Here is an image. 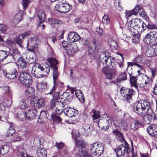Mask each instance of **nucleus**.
Wrapping results in <instances>:
<instances>
[{"label":"nucleus","instance_id":"de8ad7c7","mask_svg":"<svg viewBox=\"0 0 157 157\" xmlns=\"http://www.w3.org/2000/svg\"><path fill=\"white\" fill-rule=\"evenodd\" d=\"M16 116L19 119L20 121H24V120L26 119V112L25 113L23 112H20L19 113H18Z\"/></svg>","mask_w":157,"mask_h":157},{"label":"nucleus","instance_id":"f8f14e48","mask_svg":"<svg viewBox=\"0 0 157 157\" xmlns=\"http://www.w3.org/2000/svg\"><path fill=\"white\" fill-rule=\"evenodd\" d=\"M102 71L106 78L109 79H113L117 71L115 68L110 69L106 68H103Z\"/></svg>","mask_w":157,"mask_h":157},{"label":"nucleus","instance_id":"6e6d98bb","mask_svg":"<svg viewBox=\"0 0 157 157\" xmlns=\"http://www.w3.org/2000/svg\"><path fill=\"white\" fill-rule=\"evenodd\" d=\"M48 21L49 23L51 25H54L56 24H58L60 22V21L56 20L55 19H48Z\"/></svg>","mask_w":157,"mask_h":157},{"label":"nucleus","instance_id":"680f3d73","mask_svg":"<svg viewBox=\"0 0 157 157\" xmlns=\"http://www.w3.org/2000/svg\"><path fill=\"white\" fill-rule=\"evenodd\" d=\"M15 130L14 128H9L8 131L7 135L9 136H11L13 134L15 133Z\"/></svg>","mask_w":157,"mask_h":157},{"label":"nucleus","instance_id":"6ab92c4d","mask_svg":"<svg viewBox=\"0 0 157 157\" xmlns=\"http://www.w3.org/2000/svg\"><path fill=\"white\" fill-rule=\"evenodd\" d=\"M47 84V83L46 82L38 83L36 86L37 90L40 92H45L48 89Z\"/></svg>","mask_w":157,"mask_h":157},{"label":"nucleus","instance_id":"473e14b6","mask_svg":"<svg viewBox=\"0 0 157 157\" xmlns=\"http://www.w3.org/2000/svg\"><path fill=\"white\" fill-rule=\"evenodd\" d=\"M67 51L68 53H70V54L73 55L77 52V49L75 44H71L68 45V50Z\"/></svg>","mask_w":157,"mask_h":157},{"label":"nucleus","instance_id":"09e8293b","mask_svg":"<svg viewBox=\"0 0 157 157\" xmlns=\"http://www.w3.org/2000/svg\"><path fill=\"white\" fill-rule=\"evenodd\" d=\"M139 33H137L136 34L135 33V35L133 36L132 38L133 42L138 43L139 42L140 40V35Z\"/></svg>","mask_w":157,"mask_h":157},{"label":"nucleus","instance_id":"7c9ffc66","mask_svg":"<svg viewBox=\"0 0 157 157\" xmlns=\"http://www.w3.org/2000/svg\"><path fill=\"white\" fill-rule=\"evenodd\" d=\"M35 90L32 87H29L25 90V96L30 97L33 96L35 94Z\"/></svg>","mask_w":157,"mask_h":157},{"label":"nucleus","instance_id":"ea45409f","mask_svg":"<svg viewBox=\"0 0 157 157\" xmlns=\"http://www.w3.org/2000/svg\"><path fill=\"white\" fill-rule=\"evenodd\" d=\"M59 108L56 109H55L52 111V113L54 114H57V115H60L62 114L64 110V107L63 106H61V105H60V107Z\"/></svg>","mask_w":157,"mask_h":157},{"label":"nucleus","instance_id":"a19ab883","mask_svg":"<svg viewBox=\"0 0 157 157\" xmlns=\"http://www.w3.org/2000/svg\"><path fill=\"white\" fill-rule=\"evenodd\" d=\"M9 150V147L8 146L4 145L0 148V154L3 155L7 154Z\"/></svg>","mask_w":157,"mask_h":157},{"label":"nucleus","instance_id":"0e129e2a","mask_svg":"<svg viewBox=\"0 0 157 157\" xmlns=\"http://www.w3.org/2000/svg\"><path fill=\"white\" fill-rule=\"evenodd\" d=\"M55 146L57 147L59 149H61L64 146V144L62 142L57 143L56 142L55 144Z\"/></svg>","mask_w":157,"mask_h":157},{"label":"nucleus","instance_id":"4be33fe9","mask_svg":"<svg viewBox=\"0 0 157 157\" xmlns=\"http://www.w3.org/2000/svg\"><path fill=\"white\" fill-rule=\"evenodd\" d=\"M82 133L85 136H88L92 130V127L89 124H85L81 129Z\"/></svg>","mask_w":157,"mask_h":157},{"label":"nucleus","instance_id":"a18cd8bd","mask_svg":"<svg viewBox=\"0 0 157 157\" xmlns=\"http://www.w3.org/2000/svg\"><path fill=\"white\" fill-rule=\"evenodd\" d=\"M147 130V132L150 136H154L157 134V131H153V126H150L148 127Z\"/></svg>","mask_w":157,"mask_h":157},{"label":"nucleus","instance_id":"c85d7f7f","mask_svg":"<svg viewBox=\"0 0 157 157\" xmlns=\"http://www.w3.org/2000/svg\"><path fill=\"white\" fill-rule=\"evenodd\" d=\"M53 72L52 75L53 79V82L56 84V81L58 78L59 74L58 71V67H54L52 68Z\"/></svg>","mask_w":157,"mask_h":157},{"label":"nucleus","instance_id":"4c0bfd02","mask_svg":"<svg viewBox=\"0 0 157 157\" xmlns=\"http://www.w3.org/2000/svg\"><path fill=\"white\" fill-rule=\"evenodd\" d=\"M37 157H46L47 152L44 148L38 150L36 153Z\"/></svg>","mask_w":157,"mask_h":157},{"label":"nucleus","instance_id":"864d4df0","mask_svg":"<svg viewBox=\"0 0 157 157\" xmlns=\"http://www.w3.org/2000/svg\"><path fill=\"white\" fill-rule=\"evenodd\" d=\"M131 89L126 88L124 87H122L120 90V92L122 96L125 95V94L127 93Z\"/></svg>","mask_w":157,"mask_h":157},{"label":"nucleus","instance_id":"e2e57ef3","mask_svg":"<svg viewBox=\"0 0 157 157\" xmlns=\"http://www.w3.org/2000/svg\"><path fill=\"white\" fill-rule=\"evenodd\" d=\"M100 115L98 111L95 110L94 111L93 114L92 115L93 118L94 119L98 118L100 117Z\"/></svg>","mask_w":157,"mask_h":157},{"label":"nucleus","instance_id":"c03bdc74","mask_svg":"<svg viewBox=\"0 0 157 157\" xmlns=\"http://www.w3.org/2000/svg\"><path fill=\"white\" fill-rule=\"evenodd\" d=\"M130 80L131 85L135 88H137L136 78L133 76H131L130 78Z\"/></svg>","mask_w":157,"mask_h":157},{"label":"nucleus","instance_id":"393cba45","mask_svg":"<svg viewBox=\"0 0 157 157\" xmlns=\"http://www.w3.org/2000/svg\"><path fill=\"white\" fill-rule=\"evenodd\" d=\"M37 15L39 20V26H40V25L43 23V22L45 20V15L43 10H40L38 11Z\"/></svg>","mask_w":157,"mask_h":157},{"label":"nucleus","instance_id":"9d476101","mask_svg":"<svg viewBox=\"0 0 157 157\" xmlns=\"http://www.w3.org/2000/svg\"><path fill=\"white\" fill-rule=\"evenodd\" d=\"M157 39V32L155 31L150 32L146 35L143 40L146 43L149 44L154 42Z\"/></svg>","mask_w":157,"mask_h":157},{"label":"nucleus","instance_id":"423d86ee","mask_svg":"<svg viewBox=\"0 0 157 157\" xmlns=\"http://www.w3.org/2000/svg\"><path fill=\"white\" fill-rule=\"evenodd\" d=\"M133 22H135L136 26H137V28H136V30L135 29L134 31L135 34L141 33L147 28L146 25L140 19L137 18L134 19Z\"/></svg>","mask_w":157,"mask_h":157},{"label":"nucleus","instance_id":"f704fd0d","mask_svg":"<svg viewBox=\"0 0 157 157\" xmlns=\"http://www.w3.org/2000/svg\"><path fill=\"white\" fill-rule=\"evenodd\" d=\"M49 116L47 111H42L40 112L39 118L41 120V121H46L48 116Z\"/></svg>","mask_w":157,"mask_h":157},{"label":"nucleus","instance_id":"338daca9","mask_svg":"<svg viewBox=\"0 0 157 157\" xmlns=\"http://www.w3.org/2000/svg\"><path fill=\"white\" fill-rule=\"evenodd\" d=\"M29 2V0H22V5L24 9H25L27 7Z\"/></svg>","mask_w":157,"mask_h":157},{"label":"nucleus","instance_id":"052dcab7","mask_svg":"<svg viewBox=\"0 0 157 157\" xmlns=\"http://www.w3.org/2000/svg\"><path fill=\"white\" fill-rule=\"evenodd\" d=\"M22 138L21 136L17 134H15L13 136V142L18 141L21 140Z\"/></svg>","mask_w":157,"mask_h":157},{"label":"nucleus","instance_id":"a878e982","mask_svg":"<svg viewBox=\"0 0 157 157\" xmlns=\"http://www.w3.org/2000/svg\"><path fill=\"white\" fill-rule=\"evenodd\" d=\"M155 49L152 47H148L146 50V55L148 57H152L155 55Z\"/></svg>","mask_w":157,"mask_h":157},{"label":"nucleus","instance_id":"49530a36","mask_svg":"<svg viewBox=\"0 0 157 157\" xmlns=\"http://www.w3.org/2000/svg\"><path fill=\"white\" fill-rule=\"evenodd\" d=\"M27 102V100L26 99H22L19 103L20 107L21 109H25L28 106Z\"/></svg>","mask_w":157,"mask_h":157},{"label":"nucleus","instance_id":"e433bc0d","mask_svg":"<svg viewBox=\"0 0 157 157\" xmlns=\"http://www.w3.org/2000/svg\"><path fill=\"white\" fill-rule=\"evenodd\" d=\"M40 69L37 68L34 70L32 71V74L33 76L36 78H39L41 77L44 78L43 75L40 74L39 70Z\"/></svg>","mask_w":157,"mask_h":157},{"label":"nucleus","instance_id":"20e7f679","mask_svg":"<svg viewBox=\"0 0 157 157\" xmlns=\"http://www.w3.org/2000/svg\"><path fill=\"white\" fill-rule=\"evenodd\" d=\"M90 150L94 155L99 156L102 154L104 148L102 143L96 142L91 145Z\"/></svg>","mask_w":157,"mask_h":157},{"label":"nucleus","instance_id":"37998d69","mask_svg":"<svg viewBox=\"0 0 157 157\" xmlns=\"http://www.w3.org/2000/svg\"><path fill=\"white\" fill-rule=\"evenodd\" d=\"M138 124L140 126L142 125L141 123H139L137 121H134L131 124L130 128L133 130H137L138 128Z\"/></svg>","mask_w":157,"mask_h":157},{"label":"nucleus","instance_id":"1a4fd4ad","mask_svg":"<svg viewBox=\"0 0 157 157\" xmlns=\"http://www.w3.org/2000/svg\"><path fill=\"white\" fill-rule=\"evenodd\" d=\"M124 143L125 146L123 144H122L115 149V151L118 157L124 155L125 152L128 153V152L130 151L128 144L125 141H124Z\"/></svg>","mask_w":157,"mask_h":157},{"label":"nucleus","instance_id":"0eeeda50","mask_svg":"<svg viewBox=\"0 0 157 157\" xmlns=\"http://www.w3.org/2000/svg\"><path fill=\"white\" fill-rule=\"evenodd\" d=\"M30 75L25 72H20L18 78L21 83L24 85L29 86L32 83Z\"/></svg>","mask_w":157,"mask_h":157},{"label":"nucleus","instance_id":"412c9836","mask_svg":"<svg viewBox=\"0 0 157 157\" xmlns=\"http://www.w3.org/2000/svg\"><path fill=\"white\" fill-rule=\"evenodd\" d=\"M27 63L24 60L23 58L20 57L17 59L16 63L19 68L24 69L27 67Z\"/></svg>","mask_w":157,"mask_h":157},{"label":"nucleus","instance_id":"c9c22d12","mask_svg":"<svg viewBox=\"0 0 157 157\" xmlns=\"http://www.w3.org/2000/svg\"><path fill=\"white\" fill-rule=\"evenodd\" d=\"M128 29L131 32L134 33L135 29L136 30V28H137V26H136L135 22H133V19L130 21L128 23Z\"/></svg>","mask_w":157,"mask_h":157},{"label":"nucleus","instance_id":"aec40b11","mask_svg":"<svg viewBox=\"0 0 157 157\" xmlns=\"http://www.w3.org/2000/svg\"><path fill=\"white\" fill-rule=\"evenodd\" d=\"M78 111L75 109L71 108L70 107L68 108L66 112H64L65 113L68 117H75L78 114Z\"/></svg>","mask_w":157,"mask_h":157},{"label":"nucleus","instance_id":"39448f33","mask_svg":"<svg viewBox=\"0 0 157 157\" xmlns=\"http://www.w3.org/2000/svg\"><path fill=\"white\" fill-rule=\"evenodd\" d=\"M57 10L61 13L68 12L71 8V6L64 1H60L55 6Z\"/></svg>","mask_w":157,"mask_h":157},{"label":"nucleus","instance_id":"a211bd4d","mask_svg":"<svg viewBox=\"0 0 157 157\" xmlns=\"http://www.w3.org/2000/svg\"><path fill=\"white\" fill-rule=\"evenodd\" d=\"M29 35L27 33H25L17 36L14 39V41L20 46L21 45L23 39Z\"/></svg>","mask_w":157,"mask_h":157},{"label":"nucleus","instance_id":"4d7b16f0","mask_svg":"<svg viewBox=\"0 0 157 157\" xmlns=\"http://www.w3.org/2000/svg\"><path fill=\"white\" fill-rule=\"evenodd\" d=\"M68 93L67 92H63L62 95H60L58 98L57 99V100H60L62 99H63L64 98L68 99L67 98L68 96Z\"/></svg>","mask_w":157,"mask_h":157},{"label":"nucleus","instance_id":"13d9d810","mask_svg":"<svg viewBox=\"0 0 157 157\" xmlns=\"http://www.w3.org/2000/svg\"><path fill=\"white\" fill-rule=\"evenodd\" d=\"M150 71L151 72L152 76L151 78H154L156 75V67H149Z\"/></svg>","mask_w":157,"mask_h":157},{"label":"nucleus","instance_id":"774afa93","mask_svg":"<svg viewBox=\"0 0 157 157\" xmlns=\"http://www.w3.org/2000/svg\"><path fill=\"white\" fill-rule=\"evenodd\" d=\"M77 98L82 103H84L85 102V98L83 94H82L78 95V96Z\"/></svg>","mask_w":157,"mask_h":157},{"label":"nucleus","instance_id":"ddd939ff","mask_svg":"<svg viewBox=\"0 0 157 157\" xmlns=\"http://www.w3.org/2000/svg\"><path fill=\"white\" fill-rule=\"evenodd\" d=\"M39 40L36 37H34L29 39L28 41L27 46L30 47V51L31 52H34L35 50L36 46L38 44Z\"/></svg>","mask_w":157,"mask_h":157},{"label":"nucleus","instance_id":"7ed1b4c3","mask_svg":"<svg viewBox=\"0 0 157 157\" xmlns=\"http://www.w3.org/2000/svg\"><path fill=\"white\" fill-rule=\"evenodd\" d=\"M98 56L100 61L103 65L111 66L113 68L115 67V64L114 63V60L112 57L107 56L103 51L98 52Z\"/></svg>","mask_w":157,"mask_h":157},{"label":"nucleus","instance_id":"cd10ccee","mask_svg":"<svg viewBox=\"0 0 157 157\" xmlns=\"http://www.w3.org/2000/svg\"><path fill=\"white\" fill-rule=\"evenodd\" d=\"M135 94V91L132 89H131V90L128 91V93L124 96L123 99L124 100H126L128 102H130V100L131 99L133 95Z\"/></svg>","mask_w":157,"mask_h":157},{"label":"nucleus","instance_id":"603ef678","mask_svg":"<svg viewBox=\"0 0 157 157\" xmlns=\"http://www.w3.org/2000/svg\"><path fill=\"white\" fill-rule=\"evenodd\" d=\"M142 9V7L140 5H136L135 8L132 10L134 13V15H136L138 12L141 10Z\"/></svg>","mask_w":157,"mask_h":157},{"label":"nucleus","instance_id":"b1692460","mask_svg":"<svg viewBox=\"0 0 157 157\" xmlns=\"http://www.w3.org/2000/svg\"><path fill=\"white\" fill-rule=\"evenodd\" d=\"M76 146L74 149L75 151L77 153L79 151V148L81 149L85 147V143L82 140H75Z\"/></svg>","mask_w":157,"mask_h":157},{"label":"nucleus","instance_id":"2eb2a0df","mask_svg":"<svg viewBox=\"0 0 157 157\" xmlns=\"http://www.w3.org/2000/svg\"><path fill=\"white\" fill-rule=\"evenodd\" d=\"M88 50L89 53L91 54L97 52L98 51V53L100 52L98 50V44L95 40L91 42L90 43Z\"/></svg>","mask_w":157,"mask_h":157},{"label":"nucleus","instance_id":"2f4dec72","mask_svg":"<svg viewBox=\"0 0 157 157\" xmlns=\"http://www.w3.org/2000/svg\"><path fill=\"white\" fill-rule=\"evenodd\" d=\"M22 12L21 11H19L16 14L14 18L13 21L16 23H18L20 22L22 19Z\"/></svg>","mask_w":157,"mask_h":157},{"label":"nucleus","instance_id":"f3484780","mask_svg":"<svg viewBox=\"0 0 157 157\" xmlns=\"http://www.w3.org/2000/svg\"><path fill=\"white\" fill-rule=\"evenodd\" d=\"M26 118L27 119L30 120L33 119L34 117L38 113L37 110L36 109H32L28 110L26 112Z\"/></svg>","mask_w":157,"mask_h":157},{"label":"nucleus","instance_id":"6e6552de","mask_svg":"<svg viewBox=\"0 0 157 157\" xmlns=\"http://www.w3.org/2000/svg\"><path fill=\"white\" fill-rule=\"evenodd\" d=\"M32 105L36 108H40L44 106L45 100L39 96L34 97L31 101Z\"/></svg>","mask_w":157,"mask_h":157},{"label":"nucleus","instance_id":"69168bd1","mask_svg":"<svg viewBox=\"0 0 157 157\" xmlns=\"http://www.w3.org/2000/svg\"><path fill=\"white\" fill-rule=\"evenodd\" d=\"M66 98H64L63 99L60 100H58L59 102L60 103V105L61 104L62 106H63V107H64V106L66 105L67 104V101L66 99Z\"/></svg>","mask_w":157,"mask_h":157},{"label":"nucleus","instance_id":"bb28decb","mask_svg":"<svg viewBox=\"0 0 157 157\" xmlns=\"http://www.w3.org/2000/svg\"><path fill=\"white\" fill-rule=\"evenodd\" d=\"M6 76L10 79H13L17 77L18 72L16 69H14L11 71L10 73H6Z\"/></svg>","mask_w":157,"mask_h":157},{"label":"nucleus","instance_id":"9b49d317","mask_svg":"<svg viewBox=\"0 0 157 157\" xmlns=\"http://www.w3.org/2000/svg\"><path fill=\"white\" fill-rule=\"evenodd\" d=\"M105 118L100 119L99 122L100 125H102L104 128L105 127L106 129H107L109 128L110 125L112 123V121L111 119L110 116L107 114H105L104 115Z\"/></svg>","mask_w":157,"mask_h":157},{"label":"nucleus","instance_id":"79ce46f5","mask_svg":"<svg viewBox=\"0 0 157 157\" xmlns=\"http://www.w3.org/2000/svg\"><path fill=\"white\" fill-rule=\"evenodd\" d=\"M51 117L53 121L55 123H58L61 122L62 119L59 115L52 113Z\"/></svg>","mask_w":157,"mask_h":157},{"label":"nucleus","instance_id":"58836bf2","mask_svg":"<svg viewBox=\"0 0 157 157\" xmlns=\"http://www.w3.org/2000/svg\"><path fill=\"white\" fill-rule=\"evenodd\" d=\"M127 79V75L126 73L124 72H123L121 74L119 77L116 79L117 82H120L122 81H124Z\"/></svg>","mask_w":157,"mask_h":157},{"label":"nucleus","instance_id":"dca6fc26","mask_svg":"<svg viewBox=\"0 0 157 157\" xmlns=\"http://www.w3.org/2000/svg\"><path fill=\"white\" fill-rule=\"evenodd\" d=\"M80 39L79 36L76 33L72 32L70 33L68 35L67 40L70 42H76Z\"/></svg>","mask_w":157,"mask_h":157},{"label":"nucleus","instance_id":"5fc2aeb1","mask_svg":"<svg viewBox=\"0 0 157 157\" xmlns=\"http://www.w3.org/2000/svg\"><path fill=\"white\" fill-rule=\"evenodd\" d=\"M7 29V26L3 24H0V33H4Z\"/></svg>","mask_w":157,"mask_h":157},{"label":"nucleus","instance_id":"5701e85b","mask_svg":"<svg viewBox=\"0 0 157 157\" xmlns=\"http://www.w3.org/2000/svg\"><path fill=\"white\" fill-rule=\"evenodd\" d=\"M60 103L58 101V100H55L54 98L52 99L51 101L50 104V110L51 111H53L55 109L59 108L60 107Z\"/></svg>","mask_w":157,"mask_h":157},{"label":"nucleus","instance_id":"3c124183","mask_svg":"<svg viewBox=\"0 0 157 157\" xmlns=\"http://www.w3.org/2000/svg\"><path fill=\"white\" fill-rule=\"evenodd\" d=\"M152 115L150 114H148L145 115L144 119L146 123L147 124L149 123L152 119Z\"/></svg>","mask_w":157,"mask_h":157},{"label":"nucleus","instance_id":"72a5a7b5","mask_svg":"<svg viewBox=\"0 0 157 157\" xmlns=\"http://www.w3.org/2000/svg\"><path fill=\"white\" fill-rule=\"evenodd\" d=\"M113 132L116 136V139L119 140L123 141L124 142L125 141L124 139L122 134L121 132L117 130H114Z\"/></svg>","mask_w":157,"mask_h":157},{"label":"nucleus","instance_id":"4468645a","mask_svg":"<svg viewBox=\"0 0 157 157\" xmlns=\"http://www.w3.org/2000/svg\"><path fill=\"white\" fill-rule=\"evenodd\" d=\"M38 68L43 72L44 78H47L50 72V66L47 63H45L38 65Z\"/></svg>","mask_w":157,"mask_h":157},{"label":"nucleus","instance_id":"f03ea898","mask_svg":"<svg viewBox=\"0 0 157 157\" xmlns=\"http://www.w3.org/2000/svg\"><path fill=\"white\" fill-rule=\"evenodd\" d=\"M20 56L17 50L10 49L9 51L0 50V62H2L7 58L10 62L15 61Z\"/></svg>","mask_w":157,"mask_h":157},{"label":"nucleus","instance_id":"f257e3e1","mask_svg":"<svg viewBox=\"0 0 157 157\" xmlns=\"http://www.w3.org/2000/svg\"><path fill=\"white\" fill-rule=\"evenodd\" d=\"M134 106V111L140 115L145 114L150 110L152 111L149 102L146 100H140L135 103Z\"/></svg>","mask_w":157,"mask_h":157},{"label":"nucleus","instance_id":"bf43d9fd","mask_svg":"<svg viewBox=\"0 0 157 157\" xmlns=\"http://www.w3.org/2000/svg\"><path fill=\"white\" fill-rule=\"evenodd\" d=\"M110 45L113 48L117 49L118 48V44L115 40H111L110 41Z\"/></svg>","mask_w":157,"mask_h":157},{"label":"nucleus","instance_id":"8fccbe9b","mask_svg":"<svg viewBox=\"0 0 157 157\" xmlns=\"http://www.w3.org/2000/svg\"><path fill=\"white\" fill-rule=\"evenodd\" d=\"M102 23L106 25H107L110 22V20L109 16L106 14H105L102 18Z\"/></svg>","mask_w":157,"mask_h":157},{"label":"nucleus","instance_id":"c756f323","mask_svg":"<svg viewBox=\"0 0 157 157\" xmlns=\"http://www.w3.org/2000/svg\"><path fill=\"white\" fill-rule=\"evenodd\" d=\"M47 60L49 63L51 68H53L54 67H58V63L55 58L52 57L48 59Z\"/></svg>","mask_w":157,"mask_h":157}]
</instances>
